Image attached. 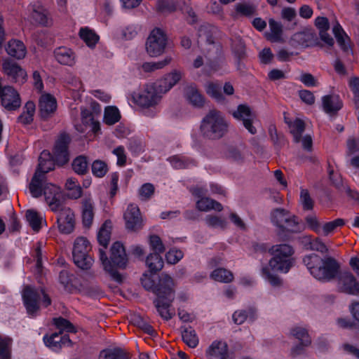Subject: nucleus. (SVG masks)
Returning <instances> with one entry per match:
<instances>
[{
    "label": "nucleus",
    "instance_id": "1",
    "mask_svg": "<svg viewBox=\"0 0 359 359\" xmlns=\"http://www.w3.org/2000/svg\"><path fill=\"white\" fill-rule=\"evenodd\" d=\"M141 283L147 290H151L156 296L154 304L161 317L165 320H170L175 316V311L170 310L175 297V283L172 277L161 273L158 280L151 275L144 273Z\"/></svg>",
    "mask_w": 359,
    "mask_h": 359
},
{
    "label": "nucleus",
    "instance_id": "2",
    "mask_svg": "<svg viewBox=\"0 0 359 359\" xmlns=\"http://www.w3.org/2000/svg\"><path fill=\"white\" fill-rule=\"evenodd\" d=\"M269 252L272 255V258L269 260V266L262 268V273L272 286L279 287L283 281L271 271L287 273L292 266L291 257L294 251L290 245L283 243L273 245Z\"/></svg>",
    "mask_w": 359,
    "mask_h": 359
},
{
    "label": "nucleus",
    "instance_id": "3",
    "mask_svg": "<svg viewBox=\"0 0 359 359\" xmlns=\"http://www.w3.org/2000/svg\"><path fill=\"white\" fill-rule=\"evenodd\" d=\"M184 74L179 70H173L165 74L161 79L155 83L145 86L144 91L140 94L133 95V101L142 107L149 108L158 104L162 95L168 93L182 78Z\"/></svg>",
    "mask_w": 359,
    "mask_h": 359
},
{
    "label": "nucleus",
    "instance_id": "4",
    "mask_svg": "<svg viewBox=\"0 0 359 359\" xmlns=\"http://www.w3.org/2000/svg\"><path fill=\"white\" fill-rule=\"evenodd\" d=\"M99 255L104 270L111 275L113 280L119 283H122V276L116 271V268L124 269L128 263V257L123 244L116 242L112 245L109 260L104 249H99Z\"/></svg>",
    "mask_w": 359,
    "mask_h": 359
},
{
    "label": "nucleus",
    "instance_id": "5",
    "mask_svg": "<svg viewBox=\"0 0 359 359\" xmlns=\"http://www.w3.org/2000/svg\"><path fill=\"white\" fill-rule=\"evenodd\" d=\"M228 126L221 112L212 109L203 118L200 128L203 137L210 140H218L227 133Z\"/></svg>",
    "mask_w": 359,
    "mask_h": 359
},
{
    "label": "nucleus",
    "instance_id": "6",
    "mask_svg": "<svg viewBox=\"0 0 359 359\" xmlns=\"http://www.w3.org/2000/svg\"><path fill=\"white\" fill-rule=\"evenodd\" d=\"M55 158L51 154L43 150L39 157V165L29 183V189L32 196L39 198L42 195V185L46 179V173L55 168Z\"/></svg>",
    "mask_w": 359,
    "mask_h": 359
},
{
    "label": "nucleus",
    "instance_id": "7",
    "mask_svg": "<svg viewBox=\"0 0 359 359\" xmlns=\"http://www.w3.org/2000/svg\"><path fill=\"white\" fill-rule=\"evenodd\" d=\"M91 250V244L86 237H78L75 240L72 255L74 262L79 268L88 270L91 267L94 262Z\"/></svg>",
    "mask_w": 359,
    "mask_h": 359
},
{
    "label": "nucleus",
    "instance_id": "8",
    "mask_svg": "<svg viewBox=\"0 0 359 359\" xmlns=\"http://www.w3.org/2000/svg\"><path fill=\"white\" fill-rule=\"evenodd\" d=\"M271 221L280 231L290 233L301 231L297 217L284 208H275L270 214Z\"/></svg>",
    "mask_w": 359,
    "mask_h": 359
},
{
    "label": "nucleus",
    "instance_id": "9",
    "mask_svg": "<svg viewBox=\"0 0 359 359\" xmlns=\"http://www.w3.org/2000/svg\"><path fill=\"white\" fill-rule=\"evenodd\" d=\"M340 269L339 262L332 257H327L323 259L318 269H314L313 277L316 279L329 282L334 280Z\"/></svg>",
    "mask_w": 359,
    "mask_h": 359
},
{
    "label": "nucleus",
    "instance_id": "10",
    "mask_svg": "<svg viewBox=\"0 0 359 359\" xmlns=\"http://www.w3.org/2000/svg\"><path fill=\"white\" fill-rule=\"evenodd\" d=\"M167 43L166 34L159 28L151 31L146 42V50L151 57L163 53Z\"/></svg>",
    "mask_w": 359,
    "mask_h": 359
},
{
    "label": "nucleus",
    "instance_id": "11",
    "mask_svg": "<svg viewBox=\"0 0 359 359\" xmlns=\"http://www.w3.org/2000/svg\"><path fill=\"white\" fill-rule=\"evenodd\" d=\"M42 194L53 212L59 210L62 202V193L60 188L54 184L48 183L46 179L42 185Z\"/></svg>",
    "mask_w": 359,
    "mask_h": 359
},
{
    "label": "nucleus",
    "instance_id": "12",
    "mask_svg": "<svg viewBox=\"0 0 359 359\" xmlns=\"http://www.w3.org/2000/svg\"><path fill=\"white\" fill-rule=\"evenodd\" d=\"M43 289H36L31 285H25L22 296L27 311L29 315L34 316L39 310V301Z\"/></svg>",
    "mask_w": 359,
    "mask_h": 359
},
{
    "label": "nucleus",
    "instance_id": "13",
    "mask_svg": "<svg viewBox=\"0 0 359 359\" xmlns=\"http://www.w3.org/2000/svg\"><path fill=\"white\" fill-rule=\"evenodd\" d=\"M70 142L71 137L66 133H60L56 140L53 153L55 163L57 165H63L69 161V144Z\"/></svg>",
    "mask_w": 359,
    "mask_h": 359
},
{
    "label": "nucleus",
    "instance_id": "14",
    "mask_svg": "<svg viewBox=\"0 0 359 359\" xmlns=\"http://www.w3.org/2000/svg\"><path fill=\"white\" fill-rule=\"evenodd\" d=\"M57 228L60 233L69 234L74 230L76 219L73 210L62 204L57 210Z\"/></svg>",
    "mask_w": 359,
    "mask_h": 359
},
{
    "label": "nucleus",
    "instance_id": "15",
    "mask_svg": "<svg viewBox=\"0 0 359 359\" xmlns=\"http://www.w3.org/2000/svg\"><path fill=\"white\" fill-rule=\"evenodd\" d=\"M337 290L350 295L359 294V282L350 271H343L338 276Z\"/></svg>",
    "mask_w": 359,
    "mask_h": 359
},
{
    "label": "nucleus",
    "instance_id": "16",
    "mask_svg": "<svg viewBox=\"0 0 359 359\" xmlns=\"http://www.w3.org/2000/svg\"><path fill=\"white\" fill-rule=\"evenodd\" d=\"M123 218L126 227L131 231H137L144 226L142 217L139 207L134 204H129L124 212Z\"/></svg>",
    "mask_w": 359,
    "mask_h": 359
},
{
    "label": "nucleus",
    "instance_id": "17",
    "mask_svg": "<svg viewBox=\"0 0 359 359\" xmlns=\"http://www.w3.org/2000/svg\"><path fill=\"white\" fill-rule=\"evenodd\" d=\"M1 104L7 110L13 111L21 105L19 93L11 86H4L0 89Z\"/></svg>",
    "mask_w": 359,
    "mask_h": 359
},
{
    "label": "nucleus",
    "instance_id": "18",
    "mask_svg": "<svg viewBox=\"0 0 359 359\" xmlns=\"http://www.w3.org/2000/svg\"><path fill=\"white\" fill-rule=\"evenodd\" d=\"M43 342L47 347L54 351H60L62 347L72 346V341L68 334H62L61 332H55L43 337Z\"/></svg>",
    "mask_w": 359,
    "mask_h": 359
},
{
    "label": "nucleus",
    "instance_id": "19",
    "mask_svg": "<svg viewBox=\"0 0 359 359\" xmlns=\"http://www.w3.org/2000/svg\"><path fill=\"white\" fill-rule=\"evenodd\" d=\"M235 118L242 121L244 127L252 135L257 133L256 128L253 126L252 114L250 107L245 104L238 106L236 111L233 112Z\"/></svg>",
    "mask_w": 359,
    "mask_h": 359
},
{
    "label": "nucleus",
    "instance_id": "20",
    "mask_svg": "<svg viewBox=\"0 0 359 359\" xmlns=\"http://www.w3.org/2000/svg\"><path fill=\"white\" fill-rule=\"evenodd\" d=\"M39 107L40 116L46 120L51 117L56 111V99L50 94L42 95L39 99Z\"/></svg>",
    "mask_w": 359,
    "mask_h": 359
},
{
    "label": "nucleus",
    "instance_id": "21",
    "mask_svg": "<svg viewBox=\"0 0 359 359\" xmlns=\"http://www.w3.org/2000/svg\"><path fill=\"white\" fill-rule=\"evenodd\" d=\"M5 73L15 82L19 84L23 83L27 77V74L17 63L11 61H6L3 63Z\"/></svg>",
    "mask_w": 359,
    "mask_h": 359
},
{
    "label": "nucleus",
    "instance_id": "22",
    "mask_svg": "<svg viewBox=\"0 0 359 359\" xmlns=\"http://www.w3.org/2000/svg\"><path fill=\"white\" fill-rule=\"evenodd\" d=\"M323 108L329 114H336L342 107L343 103L337 95H327L322 98Z\"/></svg>",
    "mask_w": 359,
    "mask_h": 359
},
{
    "label": "nucleus",
    "instance_id": "23",
    "mask_svg": "<svg viewBox=\"0 0 359 359\" xmlns=\"http://www.w3.org/2000/svg\"><path fill=\"white\" fill-rule=\"evenodd\" d=\"M209 356L216 359H232L228 352V346L226 343L222 341H215L207 351Z\"/></svg>",
    "mask_w": 359,
    "mask_h": 359
},
{
    "label": "nucleus",
    "instance_id": "24",
    "mask_svg": "<svg viewBox=\"0 0 359 359\" xmlns=\"http://www.w3.org/2000/svg\"><path fill=\"white\" fill-rule=\"evenodd\" d=\"M185 97L194 107H203L205 104V97L201 93L196 86L191 84L184 90Z\"/></svg>",
    "mask_w": 359,
    "mask_h": 359
},
{
    "label": "nucleus",
    "instance_id": "25",
    "mask_svg": "<svg viewBox=\"0 0 359 359\" xmlns=\"http://www.w3.org/2000/svg\"><path fill=\"white\" fill-rule=\"evenodd\" d=\"M56 60L63 65L72 66L75 63V54L67 47L61 46L54 51Z\"/></svg>",
    "mask_w": 359,
    "mask_h": 359
},
{
    "label": "nucleus",
    "instance_id": "26",
    "mask_svg": "<svg viewBox=\"0 0 359 359\" xmlns=\"http://www.w3.org/2000/svg\"><path fill=\"white\" fill-rule=\"evenodd\" d=\"M292 39L294 43L300 46L308 47L314 43L316 34L312 29H306L295 33L292 36Z\"/></svg>",
    "mask_w": 359,
    "mask_h": 359
},
{
    "label": "nucleus",
    "instance_id": "27",
    "mask_svg": "<svg viewBox=\"0 0 359 359\" xmlns=\"http://www.w3.org/2000/svg\"><path fill=\"white\" fill-rule=\"evenodd\" d=\"M6 50L9 55L18 60L24 58L27 53L24 43L16 39L9 41Z\"/></svg>",
    "mask_w": 359,
    "mask_h": 359
},
{
    "label": "nucleus",
    "instance_id": "28",
    "mask_svg": "<svg viewBox=\"0 0 359 359\" xmlns=\"http://www.w3.org/2000/svg\"><path fill=\"white\" fill-rule=\"evenodd\" d=\"M94 205L90 199L82 201V221L86 227L89 228L93 221Z\"/></svg>",
    "mask_w": 359,
    "mask_h": 359
},
{
    "label": "nucleus",
    "instance_id": "29",
    "mask_svg": "<svg viewBox=\"0 0 359 359\" xmlns=\"http://www.w3.org/2000/svg\"><path fill=\"white\" fill-rule=\"evenodd\" d=\"M146 265L152 273L160 271L164 265V262L158 253H151L146 259Z\"/></svg>",
    "mask_w": 359,
    "mask_h": 359
},
{
    "label": "nucleus",
    "instance_id": "30",
    "mask_svg": "<svg viewBox=\"0 0 359 359\" xmlns=\"http://www.w3.org/2000/svg\"><path fill=\"white\" fill-rule=\"evenodd\" d=\"M111 222L107 220L100 227L97 233V241L100 245L105 250L107 248L111 236Z\"/></svg>",
    "mask_w": 359,
    "mask_h": 359
},
{
    "label": "nucleus",
    "instance_id": "31",
    "mask_svg": "<svg viewBox=\"0 0 359 359\" xmlns=\"http://www.w3.org/2000/svg\"><path fill=\"white\" fill-rule=\"evenodd\" d=\"M235 13L233 15L234 19L241 16L252 17L256 14L255 6L246 3H239L235 6Z\"/></svg>",
    "mask_w": 359,
    "mask_h": 359
},
{
    "label": "nucleus",
    "instance_id": "32",
    "mask_svg": "<svg viewBox=\"0 0 359 359\" xmlns=\"http://www.w3.org/2000/svg\"><path fill=\"white\" fill-rule=\"evenodd\" d=\"M271 33L266 35L267 39L271 42H279L282 41L283 25L281 23L273 19L269 21Z\"/></svg>",
    "mask_w": 359,
    "mask_h": 359
},
{
    "label": "nucleus",
    "instance_id": "33",
    "mask_svg": "<svg viewBox=\"0 0 359 359\" xmlns=\"http://www.w3.org/2000/svg\"><path fill=\"white\" fill-rule=\"evenodd\" d=\"M196 208L201 211L215 210L220 212L223 209L220 203L207 197H204L198 200L196 203Z\"/></svg>",
    "mask_w": 359,
    "mask_h": 359
},
{
    "label": "nucleus",
    "instance_id": "34",
    "mask_svg": "<svg viewBox=\"0 0 359 359\" xmlns=\"http://www.w3.org/2000/svg\"><path fill=\"white\" fill-rule=\"evenodd\" d=\"M231 49L236 58L239 60L247 58L245 44L241 37H235L231 39Z\"/></svg>",
    "mask_w": 359,
    "mask_h": 359
},
{
    "label": "nucleus",
    "instance_id": "35",
    "mask_svg": "<svg viewBox=\"0 0 359 359\" xmlns=\"http://www.w3.org/2000/svg\"><path fill=\"white\" fill-rule=\"evenodd\" d=\"M294 141L298 143L301 141L302 133L305 130V123L300 118H296L293 122L287 123Z\"/></svg>",
    "mask_w": 359,
    "mask_h": 359
},
{
    "label": "nucleus",
    "instance_id": "36",
    "mask_svg": "<svg viewBox=\"0 0 359 359\" xmlns=\"http://www.w3.org/2000/svg\"><path fill=\"white\" fill-rule=\"evenodd\" d=\"M256 317V310L252 307H249L245 310H238L233 314V320L237 325L243 324L248 318L252 320Z\"/></svg>",
    "mask_w": 359,
    "mask_h": 359
},
{
    "label": "nucleus",
    "instance_id": "37",
    "mask_svg": "<svg viewBox=\"0 0 359 359\" xmlns=\"http://www.w3.org/2000/svg\"><path fill=\"white\" fill-rule=\"evenodd\" d=\"M88 164L87 157L80 155L73 160L72 167L76 174L84 175L88 172Z\"/></svg>",
    "mask_w": 359,
    "mask_h": 359
},
{
    "label": "nucleus",
    "instance_id": "38",
    "mask_svg": "<svg viewBox=\"0 0 359 359\" xmlns=\"http://www.w3.org/2000/svg\"><path fill=\"white\" fill-rule=\"evenodd\" d=\"M210 277L215 281L229 283L233 281L234 276L233 273L224 268L215 269L210 274Z\"/></svg>",
    "mask_w": 359,
    "mask_h": 359
},
{
    "label": "nucleus",
    "instance_id": "39",
    "mask_svg": "<svg viewBox=\"0 0 359 359\" xmlns=\"http://www.w3.org/2000/svg\"><path fill=\"white\" fill-rule=\"evenodd\" d=\"M74 275L67 270H62L59 274V282L63 286L64 290L68 292H73L76 287L73 284Z\"/></svg>",
    "mask_w": 359,
    "mask_h": 359
},
{
    "label": "nucleus",
    "instance_id": "40",
    "mask_svg": "<svg viewBox=\"0 0 359 359\" xmlns=\"http://www.w3.org/2000/svg\"><path fill=\"white\" fill-rule=\"evenodd\" d=\"M13 339L0 334V359H11Z\"/></svg>",
    "mask_w": 359,
    "mask_h": 359
},
{
    "label": "nucleus",
    "instance_id": "41",
    "mask_svg": "<svg viewBox=\"0 0 359 359\" xmlns=\"http://www.w3.org/2000/svg\"><path fill=\"white\" fill-rule=\"evenodd\" d=\"M182 337L183 341L190 348H195L198 344V338L196 331L191 327H182Z\"/></svg>",
    "mask_w": 359,
    "mask_h": 359
},
{
    "label": "nucleus",
    "instance_id": "42",
    "mask_svg": "<svg viewBox=\"0 0 359 359\" xmlns=\"http://www.w3.org/2000/svg\"><path fill=\"white\" fill-rule=\"evenodd\" d=\"M34 111L35 104L32 101L27 102L23 112L18 118V122L24 125L29 124L33 121Z\"/></svg>",
    "mask_w": 359,
    "mask_h": 359
},
{
    "label": "nucleus",
    "instance_id": "43",
    "mask_svg": "<svg viewBox=\"0 0 359 359\" xmlns=\"http://www.w3.org/2000/svg\"><path fill=\"white\" fill-rule=\"evenodd\" d=\"M79 36L90 47L95 46L99 40L98 35L88 27L81 28L79 32Z\"/></svg>",
    "mask_w": 359,
    "mask_h": 359
},
{
    "label": "nucleus",
    "instance_id": "44",
    "mask_svg": "<svg viewBox=\"0 0 359 359\" xmlns=\"http://www.w3.org/2000/svg\"><path fill=\"white\" fill-rule=\"evenodd\" d=\"M156 7V11L163 14L172 13L178 8L175 0H158Z\"/></svg>",
    "mask_w": 359,
    "mask_h": 359
},
{
    "label": "nucleus",
    "instance_id": "45",
    "mask_svg": "<svg viewBox=\"0 0 359 359\" xmlns=\"http://www.w3.org/2000/svg\"><path fill=\"white\" fill-rule=\"evenodd\" d=\"M290 334L299 341L304 342L306 344H311V338L305 327H294L290 330Z\"/></svg>",
    "mask_w": 359,
    "mask_h": 359
},
{
    "label": "nucleus",
    "instance_id": "46",
    "mask_svg": "<svg viewBox=\"0 0 359 359\" xmlns=\"http://www.w3.org/2000/svg\"><path fill=\"white\" fill-rule=\"evenodd\" d=\"M172 61L171 57H166L158 62H144L142 69L144 72H153L157 69H161L168 65Z\"/></svg>",
    "mask_w": 359,
    "mask_h": 359
},
{
    "label": "nucleus",
    "instance_id": "47",
    "mask_svg": "<svg viewBox=\"0 0 359 359\" xmlns=\"http://www.w3.org/2000/svg\"><path fill=\"white\" fill-rule=\"evenodd\" d=\"M53 323L56 326L57 329H58V332H61L62 334L64 332L76 333V330L74 325L68 320L59 317L53 318Z\"/></svg>",
    "mask_w": 359,
    "mask_h": 359
},
{
    "label": "nucleus",
    "instance_id": "48",
    "mask_svg": "<svg viewBox=\"0 0 359 359\" xmlns=\"http://www.w3.org/2000/svg\"><path fill=\"white\" fill-rule=\"evenodd\" d=\"M323 258L316 254L306 255L303 259L304 264L309 270L311 274L313 276L314 269H318L323 262Z\"/></svg>",
    "mask_w": 359,
    "mask_h": 359
},
{
    "label": "nucleus",
    "instance_id": "49",
    "mask_svg": "<svg viewBox=\"0 0 359 359\" xmlns=\"http://www.w3.org/2000/svg\"><path fill=\"white\" fill-rule=\"evenodd\" d=\"M100 359H129L128 355L121 349H107L100 353Z\"/></svg>",
    "mask_w": 359,
    "mask_h": 359
},
{
    "label": "nucleus",
    "instance_id": "50",
    "mask_svg": "<svg viewBox=\"0 0 359 359\" xmlns=\"http://www.w3.org/2000/svg\"><path fill=\"white\" fill-rule=\"evenodd\" d=\"M26 219L29 226L34 231H39L41 229L42 217L35 210H28L26 212Z\"/></svg>",
    "mask_w": 359,
    "mask_h": 359
},
{
    "label": "nucleus",
    "instance_id": "51",
    "mask_svg": "<svg viewBox=\"0 0 359 359\" xmlns=\"http://www.w3.org/2000/svg\"><path fill=\"white\" fill-rule=\"evenodd\" d=\"M217 28L210 25H203L198 29L199 37L204 39L208 43H214L213 34L216 32Z\"/></svg>",
    "mask_w": 359,
    "mask_h": 359
},
{
    "label": "nucleus",
    "instance_id": "52",
    "mask_svg": "<svg viewBox=\"0 0 359 359\" xmlns=\"http://www.w3.org/2000/svg\"><path fill=\"white\" fill-rule=\"evenodd\" d=\"M121 118V114L116 107H107L104 111V122L111 126L117 123Z\"/></svg>",
    "mask_w": 359,
    "mask_h": 359
},
{
    "label": "nucleus",
    "instance_id": "53",
    "mask_svg": "<svg viewBox=\"0 0 359 359\" xmlns=\"http://www.w3.org/2000/svg\"><path fill=\"white\" fill-rule=\"evenodd\" d=\"M32 17L33 20L43 26H49L52 23V20L49 17V14L46 10H34Z\"/></svg>",
    "mask_w": 359,
    "mask_h": 359
},
{
    "label": "nucleus",
    "instance_id": "54",
    "mask_svg": "<svg viewBox=\"0 0 359 359\" xmlns=\"http://www.w3.org/2000/svg\"><path fill=\"white\" fill-rule=\"evenodd\" d=\"M206 93L217 100L223 99L222 85L217 82H208L205 86Z\"/></svg>",
    "mask_w": 359,
    "mask_h": 359
},
{
    "label": "nucleus",
    "instance_id": "55",
    "mask_svg": "<svg viewBox=\"0 0 359 359\" xmlns=\"http://www.w3.org/2000/svg\"><path fill=\"white\" fill-rule=\"evenodd\" d=\"M92 172L97 177H103L108 172L107 164L101 160H95L92 163Z\"/></svg>",
    "mask_w": 359,
    "mask_h": 359
},
{
    "label": "nucleus",
    "instance_id": "56",
    "mask_svg": "<svg viewBox=\"0 0 359 359\" xmlns=\"http://www.w3.org/2000/svg\"><path fill=\"white\" fill-rule=\"evenodd\" d=\"M133 321V324L144 332L150 335H152L155 332L154 327L142 317L140 316H135Z\"/></svg>",
    "mask_w": 359,
    "mask_h": 359
},
{
    "label": "nucleus",
    "instance_id": "57",
    "mask_svg": "<svg viewBox=\"0 0 359 359\" xmlns=\"http://www.w3.org/2000/svg\"><path fill=\"white\" fill-rule=\"evenodd\" d=\"M149 243L151 250L154 251V253H158V255H161L165 252V245L158 236L151 235L149 236Z\"/></svg>",
    "mask_w": 359,
    "mask_h": 359
},
{
    "label": "nucleus",
    "instance_id": "58",
    "mask_svg": "<svg viewBox=\"0 0 359 359\" xmlns=\"http://www.w3.org/2000/svg\"><path fill=\"white\" fill-rule=\"evenodd\" d=\"M155 192V187L151 183H145L140 188L138 194L142 201L149 200Z\"/></svg>",
    "mask_w": 359,
    "mask_h": 359
},
{
    "label": "nucleus",
    "instance_id": "59",
    "mask_svg": "<svg viewBox=\"0 0 359 359\" xmlns=\"http://www.w3.org/2000/svg\"><path fill=\"white\" fill-rule=\"evenodd\" d=\"M332 32L334 34L335 38L341 48L344 50H346L348 49V46L346 44L344 36H346L345 32H344L341 25L337 22L335 25H334Z\"/></svg>",
    "mask_w": 359,
    "mask_h": 359
},
{
    "label": "nucleus",
    "instance_id": "60",
    "mask_svg": "<svg viewBox=\"0 0 359 359\" xmlns=\"http://www.w3.org/2000/svg\"><path fill=\"white\" fill-rule=\"evenodd\" d=\"M307 245V248L311 250L318 251L322 253H326L328 251V249L325 244L323 243L321 239L319 238H310L309 239V243Z\"/></svg>",
    "mask_w": 359,
    "mask_h": 359
},
{
    "label": "nucleus",
    "instance_id": "61",
    "mask_svg": "<svg viewBox=\"0 0 359 359\" xmlns=\"http://www.w3.org/2000/svg\"><path fill=\"white\" fill-rule=\"evenodd\" d=\"M183 252L177 248L170 249L165 255L168 263L171 264H177L183 258Z\"/></svg>",
    "mask_w": 359,
    "mask_h": 359
},
{
    "label": "nucleus",
    "instance_id": "62",
    "mask_svg": "<svg viewBox=\"0 0 359 359\" xmlns=\"http://www.w3.org/2000/svg\"><path fill=\"white\" fill-rule=\"evenodd\" d=\"M344 224L345 221L341 218L326 222L323 227V233L325 236H327L330 233L334 231L337 227L343 226Z\"/></svg>",
    "mask_w": 359,
    "mask_h": 359
},
{
    "label": "nucleus",
    "instance_id": "63",
    "mask_svg": "<svg viewBox=\"0 0 359 359\" xmlns=\"http://www.w3.org/2000/svg\"><path fill=\"white\" fill-rule=\"evenodd\" d=\"M300 199L304 210H310L313 208L314 202L307 189H302L300 192Z\"/></svg>",
    "mask_w": 359,
    "mask_h": 359
},
{
    "label": "nucleus",
    "instance_id": "64",
    "mask_svg": "<svg viewBox=\"0 0 359 359\" xmlns=\"http://www.w3.org/2000/svg\"><path fill=\"white\" fill-rule=\"evenodd\" d=\"M170 161L177 169H183L187 168L191 163L189 160L184 156H174L170 158Z\"/></svg>",
    "mask_w": 359,
    "mask_h": 359
}]
</instances>
